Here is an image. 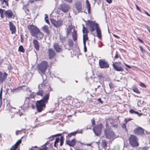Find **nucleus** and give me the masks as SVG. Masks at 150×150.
I'll use <instances>...</instances> for the list:
<instances>
[{
    "label": "nucleus",
    "instance_id": "1",
    "mask_svg": "<svg viewBox=\"0 0 150 150\" xmlns=\"http://www.w3.org/2000/svg\"><path fill=\"white\" fill-rule=\"evenodd\" d=\"M86 22V24L89 26L90 31L93 32L96 30L97 36L100 39H101V31L98 24L96 23L95 21H93L90 20H88Z\"/></svg>",
    "mask_w": 150,
    "mask_h": 150
},
{
    "label": "nucleus",
    "instance_id": "2",
    "mask_svg": "<svg viewBox=\"0 0 150 150\" xmlns=\"http://www.w3.org/2000/svg\"><path fill=\"white\" fill-rule=\"evenodd\" d=\"M49 96V93L45 94L42 99L37 101L36 106L38 112H41L43 110V108L45 107V104L47 103Z\"/></svg>",
    "mask_w": 150,
    "mask_h": 150
},
{
    "label": "nucleus",
    "instance_id": "3",
    "mask_svg": "<svg viewBox=\"0 0 150 150\" xmlns=\"http://www.w3.org/2000/svg\"><path fill=\"white\" fill-rule=\"evenodd\" d=\"M48 66V63L47 62L43 61L40 64H38V71L40 72L43 74H44Z\"/></svg>",
    "mask_w": 150,
    "mask_h": 150
},
{
    "label": "nucleus",
    "instance_id": "4",
    "mask_svg": "<svg viewBox=\"0 0 150 150\" xmlns=\"http://www.w3.org/2000/svg\"><path fill=\"white\" fill-rule=\"evenodd\" d=\"M40 87L44 88L45 91H46V94L49 93V96H50V92L52 91V89L50 86L48 84L47 81L45 80H43V81L42 83L39 84V87L40 88Z\"/></svg>",
    "mask_w": 150,
    "mask_h": 150
},
{
    "label": "nucleus",
    "instance_id": "5",
    "mask_svg": "<svg viewBox=\"0 0 150 150\" xmlns=\"http://www.w3.org/2000/svg\"><path fill=\"white\" fill-rule=\"evenodd\" d=\"M129 142L131 145L133 147L139 146L137 138L133 135H131L129 138Z\"/></svg>",
    "mask_w": 150,
    "mask_h": 150
},
{
    "label": "nucleus",
    "instance_id": "6",
    "mask_svg": "<svg viewBox=\"0 0 150 150\" xmlns=\"http://www.w3.org/2000/svg\"><path fill=\"white\" fill-rule=\"evenodd\" d=\"M28 27L32 36H35L37 32L40 30L37 27L33 25H29Z\"/></svg>",
    "mask_w": 150,
    "mask_h": 150
},
{
    "label": "nucleus",
    "instance_id": "7",
    "mask_svg": "<svg viewBox=\"0 0 150 150\" xmlns=\"http://www.w3.org/2000/svg\"><path fill=\"white\" fill-rule=\"evenodd\" d=\"M59 9L64 13H67L69 10L70 7L67 4H62L59 6Z\"/></svg>",
    "mask_w": 150,
    "mask_h": 150
},
{
    "label": "nucleus",
    "instance_id": "8",
    "mask_svg": "<svg viewBox=\"0 0 150 150\" xmlns=\"http://www.w3.org/2000/svg\"><path fill=\"white\" fill-rule=\"evenodd\" d=\"M102 127V125L100 124L93 128V131L96 135L98 136L100 135Z\"/></svg>",
    "mask_w": 150,
    "mask_h": 150
},
{
    "label": "nucleus",
    "instance_id": "9",
    "mask_svg": "<svg viewBox=\"0 0 150 150\" xmlns=\"http://www.w3.org/2000/svg\"><path fill=\"white\" fill-rule=\"evenodd\" d=\"M99 65L101 68L105 69L109 67V65L105 59H100L99 61Z\"/></svg>",
    "mask_w": 150,
    "mask_h": 150
},
{
    "label": "nucleus",
    "instance_id": "10",
    "mask_svg": "<svg viewBox=\"0 0 150 150\" xmlns=\"http://www.w3.org/2000/svg\"><path fill=\"white\" fill-rule=\"evenodd\" d=\"M122 64L120 62H117L113 63V66L114 69L117 71H124L123 68L122 67Z\"/></svg>",
    "mask_w": 150,
    "mask_h": 150
},
{
    "label": "nucleus",
    "instance_id": "11",
    "mask_svg": "<svg viewBox=\"0 0 150 150\" xmlns=\"http://www.w3.org/2000/svg\"><path fill=\"white\" fill-rule=\"evenodd\" d=\"M105 134L106 138L110 139L115 137V134L113 132L110 131H105Z\"/></svg>",
    "mask_w": 150,
    "mask_h": 150
},
{
    "label": "nucleus",
    "instance_id": "12",
    "mask_svg": "<svg viewBox=\"0 0 150 150\" xmlns=\"http://www.w3.org/2000/svg\"><path fill=\"white\" fill-rule=\"evenodd\" d=\"M4 16L6 18H12L13 16V13L11 10H5L4 12Z\"/></svg>",
    "mask_w": 150,
    "mask_h": 150
},
{
    "label": "nucleus",
    "instance_id": "13",
    "mask_svg": "<svg viewBox=\"0 0 150 150\" xmlns=\"http://www.w3.org/2000/svg\"><path fill=\"white\" fill-rule=\"evenodd\" d=\"M7 74L6 73H2L0 71V82L3 83L6 79Z\"/></svg>",
    "mask_w": 150,
    "mask_h": 150
},
{
    "label": "nucleus",
    "instance_id": "14",
    "mask_svg": "<svg viewBox=\"0 0 150 150\" xmlns=\"http://www.w3.org/2000/svg\"><path fill=\"white\" fill-rule=\"evenodd\" d=\"M134 133L137 135H142L144 134V131L142 128L138 127L134 129Z\"/></svg>",
    "mask_w": 150,
    "mask_h": 150
},
{
    "label": "nucleus",
    "instance_id": "15",
    "mask_svg": "<svg viewBox=\"0 0 150 150\" xmlns=\"http://www.w3.org/2000/svg\"><path fill=\"white\" fill-rule=\"evenodd\" d=\"M52 23L55 27H58L62 25L63 21L62 20H59L57 21H52Z\"/></svg>",
    "mask_w": 150,
    "mask_h": 150
},
{
    "label": "nucleus",
    "instance_id": "16",
    "mask_svg": "<svg viewBox=\"0 0 150 150\" xmlns=\"http://www.w3.org/2000/svg\"><path fill=\"white\" fill-rule=\"evenodd\" d=\"M9 26L11 34L15 33L16 32V28L14 25L10 21L9 22Z\"/></svg>",
    "mask_w": 150,
    "mask_h": 150
},
{
    "label": "nucleus",
    "instance_id": "17",
    "mask_svg": "<svg viewBox=\"0 0 150 150\" xmlns=\"http://www.w3.org/2000/svg\"><path fill=\"white\" fill-rule=\"evenodd\" d=\"M49 59H51L55 55V53L54 51L52 48L49 49L48 50Z\"/></svg>",
    "mask_w": 150,
    "mask_h": 150
},
{
    "label": "nucleus",
    "instance_id": "18",
    "mask_svg": "<svg viewBox=\"0 0 150 150\" xmlns=\"http://www.w3.org/2000/svg\"><path fill=\"white\" fill-rule=\"evenodd\" d=\"M31 101L30 100V99L28 98H25V100L24 104V106L25 108H28L30 107L31 104Z\"/></svg>",
    "mask_w": 150,
    "mask_h": 150
},
{
    "label": "nucleus",
    "instance_id": "19",
    "mask_svg": "<svg viewBox=\"0 0 150 150\" xmlns=\"http://www.w3.org/2000/svg\"><path fill=\"white\" fill-rule=\"evenodd\" d=\"M54 49L57 52H60L62 51V49L61 47L57 43L54 44L53 45Z\"/></svg>",
    "mask_w": 150,
    "mask_h": 150
},
{
    "label": "nucleus",
    "instance_id": "20",
    "mask_svg": "<svg viewBox=\"0 0 150 150\" xmlns=\"http://www.w3.org/2000/svg\"><path fill=\"white\" fill-rule=\"evenodd\" d=\"M76 141L75 139H72L71 141L67 140L66 144L70 146H73L76 144Z\"/></svg>",
    "mask_w": 150,
    "mask_h": 150
},
{
    "label": "nucleus",
    "instance_id": "21",
    "mask_svg": "<svg viewBox=\"0 0 150 150\" xmlns=\"http://www.w3.org/2000/svg\"><path fill=\"white\" fill-rule=\"evenodd\" d=\"M35 36H36L38 39L40 40L43 38V34L39 30L36 33V35Z\"/></svg>",
    "mask_w": 150,
    "mask_h": 150
},
{
    "label": "nucleus",
    "instance_id": "22",
    "mask_svg": "<svg viewBox=\"0 0 150 150\" xmlns=\"http://www.w3.org/2000/svg\"><path fill=\"white\" fill-rule=\"evenodd\" d=\"M33 44L35 49L37 50H39V45L38 41L36 40H33Z\"/></svg>",
    "mask_w": 150,
    "mask_h": 150
},
{
    "label": "nucleus",
    "instance_id": "23",
    "mask_svg": "<svg viewBox=\"0 0 150 150\" xmlns=\"http://www.w3.org/2000/svg\"><path fill=\"white\" fill-rule=\"evenodd\" d=\"M21 140L20 139L18 140V141L15 144L14 146H12L10 150H15L17 147L21 143Z\"/></svg>",
    "mask_w": 150,
    "mask_h": 150
},
{
    "label": "nucleus",
    "instance_id": "24",
    "mask_svg": "<svg viewBox=\"0 0 150 150\" xmlns=\"http://www.w3.org/2000/svg\"><path fill=\"white\" fill-rule=\"evenodd\" d=\"M36 94L37 95L42 97L45 94H44V91L42 90V89H40L39 88V90L36 93Z\"/></svg>",
    "mask_w": 150,
    "mask_h": 150
},
{
    "label": "nucleus",
    "instance_id": "25",
    "mask_svg": "<svg viewBox=\"0 0 150 150\" xmlns=\"http://www.w3.org/2000/svg\"><path fill=\"white\" fill-rule=\"evenodd\" d=\"M86 8L87 9V11L88 13L89 14L90 13L91 10L90 4L88 0H86Z\"/></svg>",
    "mask_w": 150,
    "mask_h": 150
},
{
    "label": "nucleus",
    "instance_id": "26",
    "mask_svg": "<svg viewBox=\"0 0 150 150\" xmlns=\"http://www.w3.org/2000/svg\"><path fill=\"white\" fill-rule=\"evenodd\" d=\"M76 7L79 12H80L82 9L81 5L79 3H77L76 4Z\"/></svg>",
    "mask_w": 150,
    "mask_h": 150
},
{
    "label": "nucleus",
    "instance_id": "27",
    "mask_svg": "<svg viewBox=\"0 0 150 150\" xmlns=\"http://www.w3.org/2000/svg\"><path fill=\"white\" fill-rule=\"evenodd\" d=\"M72 37L74 41H76L77 38V33L74 30L72 34Z\"/></svg>",
    "mask_w": 150,
    "mask_h": 150
},
{
    "label": "nucleus",
    "instance_id": "28",
    "mask_svg": "<svg viewBox=\"0 0 150 150\" xmlns=\"http://www.w3.org/2000/svg\"><path fill=\"white\" fill-rule=\"evenodd\" d=\"M42 29L44 32H45L47 35L49 34L50 31L48 29V27L47 25H44L42 27Z\"/></svg>",
    "mask_w": 150,
    "mask_h": 150
},
{
    "label": "nucleus",
    "instance_id": "29",
    "mask_svg": "<svg viewBox=\"0 0 150 150\" xmlns=\"http://www.w3.org/2000/svg\"><path fill=\"white\" fill-rule=\"evenodd\" d=\"M72 27L71 25H69L66 29V33L67 35L69 34L71 32Z\"/></svg>",
    "mask_w": 150,
    "mask_h": 150
},
{
    "label": "nucleus",
    "instance_id": "30",
    "mask_svg": "<svg viewBox=\"0 0 150 150\" xmlns=\"http://www.w3.org/2000/svg\"><path fill=\"white\" fill-rule=\"evenodd\" d=\"M129 112L132 114H137L139 116L142 115V113H139L137 111H136L134 110L133 109H131L129 110Z\"/></svg>",
    "mask_w": 150,
    "mask_h": 150
},
{
    "label": "nucleus",
    "instance_id": "31",
    "mask_svg": "<svg viewBox=\"0 0 150 150\" xmlns=\"http://www.w3.org/2000/svg\"><path fill=\"white\" fill-rule=\"evenodd\" d=\"M82 132V130H80L79 132H78V131H76V132H73L71 133L70 134H69L68 135V136L70 137L71 135L75 136L76 134L77 133H81Z\"/></svg>",
    "mask_w": 150,
    "mask_h": 150
},
{
    "label": "nucleus",
    "instance_id": "32",
    "mask_svg": "<svg viewBox=\"0 0 150 150\" xmlns=\"http://www.w3.org/2000/svg\"><path fill=\"white\" fill-rule=\"evenodd\" d=\"M68 45L70 48L74 46V43L72 40L69 39L68 41Z\"/></svg>",
    "mask_w": 150,
    "mask_h": 150
},
{
    "label": "nucleus",
    "instance_id": "33",
    "mask_svg": "<svg viewBox=\"0 0 150 150\" xmlns=\"http://www.w3.org/2000/svg\"><path fill=\"white\" fill-rule=\"evenodd\" d=\"M82 25L83 26L82 31L83 33V35L87 34V33L89 32L88 31L87 29L85 27L84 25L83 24Z\"/></svg>",
    "mask_w": 150,
    "mask_h": 150
},
{
    "label": "nucleus",
    "instance_id": "34",
    "mask_svg": "<svg viewBox=\"0 0 150 150\" xmlns=\"http://www.w3.org/2000/svg\"><path fill=\"white\" fill-rule=\"evenodd\" d=\"M5 11V10L4 9H0V14L2 18H3L4 17V12Z\"/></svg>",
    "mask_w": 150,
    "mask_h": 150
},
{
    "label": "nucleus",
    "instance_id": "35",
    "mask_svg": "<svg viewBox=\"0 0 150 150\" xmlns=\"http://www.w3.org/2000/svg\"><path fill=\"white\" fill-rule=\"evenodd\" d=\"M18 51L20 52H25V50L24 48H23L22 45H20L18 49Z\"/></svg>",
    "mask_w": 150,
    "mask_h": 150
},
{
    "label": "nucleus",
    "instance_id": "36",
    "mask_svg": "<svg viewBox=\"0 0 150 150\" xmlns=\"http://www.w3.org/2000/svg\"><path fill=\"white\" fill-rule=\"evenodd\" d=\"M132 89L134 92L138 94L140 93V92L138 89L135 86H133L132 88Z\"/></svg>",
    "mask_w": 150,
    "mask_h": 150
},
{
    "label": "nucleus",
    "instance_id": "37",
    "mask_svg": "<svg viewBox=\"0 0 150 150\" xmlns=\"http://www.w3.org/2000/svg\"><path fill=\"white\" fill-rule=\"evenodd\" d=\"M0 2L2 4H4L8 6V0H0Z\"/></svg>",
    "mask_w": 150,
    "mask_h": 150
},
{
    "label": "nucleus",
    "instance_id": "38",
    "mask_svg": "<svg viewBox=\"0 0 150 150\" xmlns=\"http://www.w3.org/2000/svg\"><path fill=\"white\" fill-rule=\"evenodd\" d=\"M88 37L87 34H84L83 35V43L84 42H86V41L87 40H88Z\"/></svg>",
    "mask_w": 150,
    "mask_h": 150
},
{
    "label": "nucleus",
    "instance_id": "39",
    "mask_svg": "<svg viewBox=\"0 0 150 150\" xmlns=\"http://www.w3.org/2000/svg\"><path fill=\"white\" fill-rule=\"evenodd\" d=\"M106 144H107V143H106V142L105 141V140H103L102 141V146L104 148H105L106 147Z\"/></svg>",
    "mask_w": 150,
    "mask_h": 150
},
{
    "label": "nucleus",
    "instance_id": "40",
    "mask_svg": "<svg viewBox=\"0 0 150 150\" xmlns=\"http://www.w3.org/2000/svg\"><path fill=\"white\" fill-rule=\"evenodd\" d=\"M61 135V134H55V135L52 136H51L50 137H49L48 139L52 138V139H51V140H52V139H53V137H57V136H60Z\"/></svg>",
    "mask_w": 150,
    "mask_h": 150
},
{
    "label": "nucleus",
    "instance_id": "41",
    "mask_svg": "<svg viewBox=\"0 0 150 150\" xmlns=\"http://www.w3.org/2000/svg\"><path fill=\"white\" fill-rule=\"evenodd\" d=\"M45 21L48 24H49L50 23V22L48 20V16L46 14H45Z\"/></svg>",
    "mask_w": 150,
    "mask_h": 150
},
{
    "label": "nucleus",
    "instance_id": "42",
    "mask_svg": "<svg viewBox=\"0 0 150 150\" xmlns=\"http://www.w3.org/2000/svg\"><path fill=\"white\" fill-rule=\"evenodd\" d=\"M144 26L146 28L149 32L150 33V27L146 24H144Z\"/></svg>",
    "mask_w": 150,
    "mask_h": 150
},
{
    "label": "nucleus",
    "instance_id": "43",
    "mask_svg": "<svg viewBox=\"0 0 150 150\" xmlns=\"http://www.w3.org/2000/svg\"><path fill=\"white\" fill-rule=\"evenodd\" d=\"M63 138V137H61L60 140V146H62V145H63V140L62 139Z\"/></svg>",
    "mask_w": 150,
    "mask_h": 150
},
{
    "label": "nucleus",
    "instance_id": "44",
    "mask_svg": "<svg viewBox=\"0 0 150 150\" xmlns=\"http://www.w3.org/2000/svg\"><path fill=\"white\" fill-rule=\"evenodd\" d=\"M83 43L84 45V49L85 52H86L87 51V48L86 46V42H84Z\"/></svg>",
    "mask_w": 150,
    "mask_h": 150
},
{
    "label": "nucleus",
    "instance_id": "45",
    "mask_svg": "<svg viewBox=\"0 0 150 150\" xmlns=\"http://www.w3.org/2000/svg\"><path fill=\"white\" fill-rule=\"evenodd\" d=\"M59 138H57L56 139L54 143H55V144H57L59 142Z\"/></svg>",
    "mask_w": 150,
    "mask_h": 150
},
{
    "label": "nucleus",
    "instance_id": "46",
    "mask_svg": "<svg viewBox=\"0 0 150 150\" xmlns=\"http://www.w3.org/2000/svg\"><path fill=\"white\" fill-rule=\"evenodd\" d=\"M139 47L141 51L142 52H145V50L143 49V48H142V46H139Z\"/></svg>",
    "mask_w": 150,
    "mask_h": 150
},
{
    "label": "nucleus",
    "instance_id": "47",
    "mask_svg": "<svg viewBox=\"0 0 150 150\" xmlns=\"http://www.w3.org/2000/svg\"><path fill=\"white\" fill-rule=\"evenodd\" d=\"M98 77L100 79H101L104 77V76L102 74L99 75L98 76Z\"/></svg>",
    "mask_w": 150,
    "mask_h": 150
},
{
    "label": "nucleus",
    "instance_id": "48",
    "mask_svg": "<svg viewBox=\"0 0 150 150\" xmlns=\"http://www.w3.org/2000/svg\"><path fill=\"white\" fill-rule=\"evenodd\" d=\"M95 121L94 119H91V122L92 124V125L93 126L94 125H95Z\"/></svg>",
    "mask_w": 150,
    "mask_h": 150
},
{
    "label": "nucleus",
    "instance_id": "49",
    "mask_svg": "<svg viewBox=\"0 0 150 150\" xmlns=\"http://www.w3.org/2000/svg\"><path fill=\"white\" fill-rule=\"evenodd\" d=\"M21 37V42H23L24 40V39L22 37V35L21 34L20 35Z\"/></svg>",
    "mask_w": 150,
    "mask_h": 150
},
{
    "label": "nucleus",
    "instance_id": "50",
    "mask_svg": "<svg viewBox=\"0 0 150 150\" xmlns=\"http://www.w3.org/2000/svg\"><path fill=\"white\" fill-rule=\"evenodd\" d=\"M140 86H142L143 87H146V86L143 83H141L140 84Z\"/></svg>",
    "mask_w": 150,
    "mask_h": 150
},
{
    "label": "nucleus",
    "instance_id": "51",
    "mask_svg": "<svg viewBox=\"0 0 150 150\" xmlns=\"http://www.w3.org/2000/svg\"><path fill=\"white\" fill-rule=\"evenodd\" d=\"M98 100L99 101V103H103V101L101 100V99L100 98H99L98 99Z\"/></svg>",
    "mask_w": 150,
    "mask_h": 150
},
{
    "label": "nucleus",
    "instance_id": "52",
    "mask_svg": "<svg viewBox=\"0 0 150 150\" xmlns=\"http://www.w3.org/2000/svg\"><path fill=\"white\" fill-rule=\"evenodd\" d=\"M47 147H44L42 149H40L38 150H46Z\"/></svg>",
    "mask_w": 150,
    "mask_h": 150
},
{
    "label": "nucleus",
    "instance_id": "53",
    "mask_svg": "<svg viewBox=\"0 0 150 150\" xmlns=\"http://www.w3.org/2000/svg\"><path fill=\"white\" fill-rule=\"evenodd\" d=\"M0 99L1 100L2 99V90H1L0 93Z\"/></svg>",
    "mask_w": 150,
    "mask_h": 150
},
{
    "label": "nucleus",
    "instance_id": "54",
    "mask_svg": "<svg viewBox=\"0 0 150 150\" xmlns=\"http://www.w3.org/2000/svg\"><path fill=\"white\" fill-rule=\"evenodd\" d=\"M137 9L139 11H140V8L139 7V6L137 5H136Z\"/></svg>",
    "mask_w": 150,
    "mask_h": 150
},
{
    "label": "nucleus",
    "instance_id": "55",
    "mask_svg": "<svg viewBox=\"0 0 150 150\" xmlns=\"http://www.w3.org/2000/svg\"><path fill=\"white\" fill-rule=\"evenodd\" d=\"M106 1L109 3L110 4L112 3V0H106Z\"/></svg>",
    "mask_w": 150,
    "mask_h": 150
},
{
    "label": "nucleus",
    "instance_id": "56",
    "mask_svg": "<svg viewBox=\"0 0 150 150\" xmlns=\"http://www.w3.org/2000/svg\"><path fill=\"white\" fill-rule=\"evenodd\" d=\"M109 86L110 88H112L113 87V85L112 84L110 83Z\"/></svg>",
    "mask_w": 150,
    "mask_h": 150
},
{
    "label": "nucleus",
    "instance_id": "57",
    "mask_svg": "<svg viewBox=\"0 0 150 150\" xmlns=\"http://www.w3.org/2000/svg\"><path fill=\"white\" fill-rule=\"evenodd\" d=\"M113 36L116 38H117V39H119L120 38V37L118 36H117V35H115V34H114L113 35Z\"/></svg>",
    "mask_w": 150,
    "mask_h": 150
},
{
    "label": "nucleus",
    "instance_id": "58",
    "mask_svg": "<svg viewBox=\"0 0 150 150\" xmlns=\"http://www.w3.org/2000/svg\"><path fill=\"white\" fill-rule=\"evenodd\" d=\"M115 57L116 59L118 58V55L117 54H116Z\"/></svg>",
    "mask_w": 150,
    "mask_h": 150
},
{
    "label": "nucleus",
    "instance_id": "59",
    "mask_svg": "<svg viewBox=\"0 0 150 150\" xmlns=\"http://www.w3.org/2000/svg\"><path fill=\"white\" fill-rule=\"evenodd\" d=\"M21 132V131L17 130L16 131V134L17 135H18V133H20Z\"/></svg>",
    "mask_w": 150,
    "mask_h": 150
},
{
    "label": "nucleus",
    "instance_id": "60",
    "mask_svg": "<svg viewBox=\"0 0 150 150\" xmlns=\"http://www.w3.org/2000/svg\"><path fill=\"white\" fill-rule=\"evenodd\" d=\"M122 126L123 128H125L126 127V125L125 124H123L122 125Z\"/></svg>",
    "mask_w": 150,
    "mask_h": 150
},
{
    "label": "nucleus",
    "instance_id": "61",
    "mask_svg": "<svg viewBox=\"0 0 150 150\" xmlns=\"http://www.w3.org/2000/svg\"><path fill=\"white\" fill-rule=\"evenodd\" d=\"M65 1H67V2H69V3H71L72 1V0H65Z\"/></svg>",
    "mask_w": 150,
    "mask_h": 150
},
{
    "label": "nucleus",
    "instance_id": "62",
    "mask_svg": "<svg viewBox=\"0 0 150 150\" xmlns=\"http://www.w3.org/2000/svg\"><path fill=\"white\" fill-rule=\"evenodd\" d=\"M125 64V66H127V67L129 68H131V67L130 66H129V65H127V64Z\"/></svg>",
    "mask_w": 150,
    "mask_h": 150
},
{
    "label": "nucleus",
    "instance_id": "63",
    "mask_svg": "<svg viewBox=\"0 0 150 150\" xmlns=\"http://www.w3.org/2000/svg\"><path fill=\"white\" fill-rule=\"evenodd\" d=\"M138 40L142 43H143V41L142 40H141V39H140V38H138Z\"/></svg>",
    "mask_w": 150,
    "mask_h": 150
},
{
    "label": "nucleus",
    "instance_id": "64",
    "mask_svg": "<svg viewBox=\"0 0 150 150\" xmlns=\"http://www.w3.org/2000/svg\"><path fill=\"white\" fill-rule=\"evenodd\" d=\"M145 13L148 16H150V15L148 13H147V12L145 11Z\"/></svg>",
    "mask_w": 150,
    "mask_h": 150
}]
</instances>
